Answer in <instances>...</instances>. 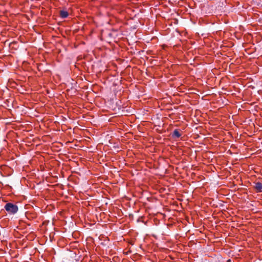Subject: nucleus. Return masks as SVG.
I'll return each instance as SVG.
<instances>
[{
  "mask_svg": "<svg viewBox=\"0 0 262 262\" xmlns=\"http://www.w3.org/2000/svg\"><path fill=\"white\" fill-rule=\"evenodd\" d=\"M5 209L9 213L11 214H15L18 210L16 205L11 203H8L5 206Z\"/></svg>",
  "mask_w": 262,
  "mask_h": 262,
  "instance_id": "nucleus-1",
  "label": "nucleus"
},
{
  "mask_svg": "<svg viewBox=\"0 0 262 262\" xmlns=\"http://www.w3.org/2000/svg\"><path fill=\"white\" fill-rule=\"evenodd\" d=\"M254 188L257 192H262V184L260 182H256L254 183Z\"/></svg>",
  "mask_w": 262,
  "mask_h": 262,
  "instance_id": "nucleus-2",
  "label": "nucleus"
},
{
  "mask_svg": "<svg viewBox=\"0 0 262 262\" xmlns=\"http://www.w3.org/2000/svg\"><path fill=\"white\" fill-rule=\"evenodd\" d=\"M26 233V232H23L22 233H20L17 230H14L13 234L16 238H21V236H24V234Z\"/></svg>",
  "mask_w": 262,
  "mask_h": 262,
  "instance_id": "nucleus-3",
  "label": "nucleus"
},
{
  "mask_svg": "<svg viewBox=\"0 0 262 262\" xmlns=\"http://www.w3.org/2000/svg\"><path fill=\"white\" fill-rule=\"evenodd\" d=\"M181 136V134L180 133L179 130L178 129H174L172 134V137L173 138H178L180 137Z\"/></svg>",
  "mask_w": 262,
  "mask_h": 262,
  "instance_id": "nucleus-4",
  "label": "nucleus"
},
{
  "mask_svg": "<svg viewBox=\"0 0 262 262\" xmlns=\"http://www.w3.org/2000/svg\"><path fill=\"white\" fill-rule=\"evenodd\" d=\"M69 15V13L67 11L61 10L60 11V16L62 18H67Z\"/></svg>",
  "mask_w": 262,
  "mask_h": 262,
  "instance_id": "nucleus-5",
  "label": "nucleus"
},
{
  "mask_svg": "<svg viewBox=\"0 0 262 262\" xmlns=\"http://www.w3.org/2000/svg\"><path fill=\"white\" fill-rule=\"evenodd\" d=\"M197 231H199V233L201 234V236H200V238L201 239H204V237H206V233H204V235H203L204 233L201 230H197Z\"/></svg>",
  "mask_w": 262,
  "mask_h": 262,
  "instance_id": "nucleus-6",
  "label": "nucleus"
},
{
  "mask_svg": "<svg viewBox=\"0 0 262 262\" xmlns=\"http://www.w3.org/2000/svg\"><path fill=\"white\" fill-rule=\"evenodd\" d=\"M152 236L154 237H155V238L158 239L159 237V236H160V234H152Z\"/></svg>",
  "mask_w": 262,
  "mask_h": 262,
  "instance_id": "nucleus-7",
  "label": "nucleus"
},
{
  "mask_svg": "<svg viewBox=\"0 0 262 262\" xmlns=\"http://www.w3.org/2000/svg\"><path fill=\"white\" fill-rule=\"evenodd\" d=\"M131 253H132V251L130 249L127 250L126 252H124V253H125L126 254H130Z\"/></svg>",
  "mask_w": 262,
  "mask_h": 262,
  "instance_id": "nucleus-8",
  "label": "nucleus"
},
{
  "mask_svg": "<svg viewBox=\"0 0 262 262\" xmlns=\"http://www.w3.org/2000/svg\"><path fill=\"white\" fill-rule=\"evenodd\" d=\"M231 260L230 259H228V260L227 261V262H231Z\"/></svg>",
  "mask_w": 262,
  "mask_h": 262,
  "instance_id": "nucleus-9",
  "label": "nucleus"
}]
</instances>
